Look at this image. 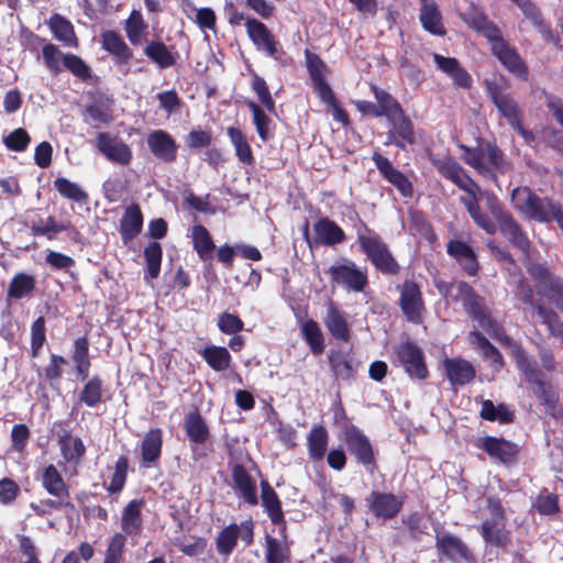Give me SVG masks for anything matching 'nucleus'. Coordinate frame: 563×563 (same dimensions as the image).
Segmentation results:
<instances>
[{
	"label": "nucleus",
	"instance_id": "9",
	"mask_svg": "<svg viewBox=\"0 0 563 563\" xmlns=\"http://www.w3.org/2000/svg\"><path fill=\"white\" fill-rule=\"evenodd\" d=\"M339 439L344 443L349 454L367 472L377 470L376 452L368 437L357 427L349 426L340 433Z\"/></svg>",
	"mask_w": 563,
	"mask_h": 563
},
{
	"label": "nucleus",
	"instance_id": "37",
	"mask_svg": "<svg viewBox=\"0 0 563 563\" xmlns=\"http://www.w3.org/2000/svg\"><path fill=\"white\" fill-rule=\"evenodd\" d=\"M143 228V213L136 202H132L124 209L122 218L120 219L119 232L124 244L134 240L142 231Z\"/></svg>",
	"mask_w": 563,
	"mask_h": 563
},
{
	"label": "nucleus",
	"instance_id": "51",
	"mask_svg": "<svg viewBox=\"0 0 563 563\" xmlns=\"http://www.w3.org/2000/svg\"><path fill=\"white\" fill-rule=\"evenodd\" d=\"M36 288V279L33 275L20 272L16 273L10 280L7 289V297L14 300H20L25 297H31Z\"/></svg>",
	"mask_w": 563,
	"mask_h": 563
},
{
	"label": "nucleus",
	"instance_id": "19",
	"mask_svg": "<svg viewBox=\"0 0 563 563\" xmlns=\"http://www.w3.org/2000/svg\"><path fill=\"white\" fill-rule=\"evenodd\" d=\"M397 289L400 292L398 303L406 319L412 323H420L424 301L419 285L413 279H406Z\"/></svg>",
	"mask_w": 563,
	"mask_h": 563
},
{
	"label": "nucleus",
	"instance_id": "54",
	"mask_svg": "<svg viewBox=\"0 0 563 563\" xmlns=\"http://www.w3.org/2000/svg\"><path fill=\"white\" fill-rule=\"evenodd\" d=\"M200 354L214 372L227 371L232 362V356L224 346L209 345L206 346Z\"/></svg>",
	"mask_w": 563,
	"mask_h": 563
},
{
	"label": "nucleus",
	"instance_id": "52",
	"mask_svg": "<svg viewBox=\"0 0 563 563\" xmlns=\"http://www.w3.org/2000/svg\"><path fill=\"white\" fill-rule=\"evenodd\" d=\"M42 486L51 496L69 498V489L54 464L44 467Z\"/></svg>",
	"mask_w": 563,
	"mask_h": 563
},
{
	"label": "nucleus",
	"instance_id": "43",
	"mask_svg": "<svg viewBox=\"0 0 563 563\" xmlns=\"http://www.w3.org/2000/svg\"><path fill=\"white\" fill-rule=\"evenodd\" d=\"M184 429L188 440L195 444H203L210 438V430L198 408L190 410L184 420Z\"/></svg>",
	"mask_w": 563,
	"mask_h": 563
},
{
	"label": "nucleus",
	"instance_id": "34",
	"mask_svg": "<svg viewBox=\"0 0 563 563\" xmlns=\"http://www.w3.org/2000/svg\"><path fill=\"white\" fill-rule=\"evenodd\" d=\"M328 363L335 380L351 382L356 377L353 357L342 350H330Z\"/></svg>",
	"mask_w": 563,
	"mask_h": 563
},
{
	"label": "nucleus",
	"instance_id": "21",
	"mask_svg": "<svg viewBox=\"0 0 563 563\" xmlns=\"http://www.w3.org/2000/svg\"><path fill=\"white\" fill-rule=\"evenodd\" d=\"M476 446L483 450L492 460L505 465L516 464L519 456V445L505 439L486 435L478 440Z\"/></svg>",
	"mask_w": 563,
	"mask_h": 563
},
{
	"label": "nucleus",
	"instance_id": "57",
	"mask_svg": "<svg viewBox=\"0 0 563 563\" xmlns=\"http://www.w3.org/2000/svg\"><path fill=\"white\" fill-rule=\"evenodd\" d=\"M515 297L530 312L538 313V306H545L541 299H536L534 289L529 280L521 276L514 288Z\"/></svg>",
	"mask_w": 563,
	"mask_h": 563
},
{
	"label": "nucleus",
	"instance_id": "39",
	"mask_svg": "<svg viewBox=\"0 0 563 563\" xmlns=\"http://www.w3.org/2000/svg\"><path fill=\"white\" fill-rule=\"evenodd\" d=\"M324 325L335 340L343 342L350 341L351 331L345 313L341 311L332 300L327 305Z\"/></svg>",
	"mask_w": 563,
	"mask_h": 563
},
{
	"label": "nucleus",
	"instance_id": "16",
	"mask_svg": "<svg viewBox=\"0 0 563 563\" xmlns=\"http://www.w3.org/2000/svg\"><path fill=\"white\" fill-rule=\"evenodd\" d=\"M245 31L253 43L258 49L264 52L268 57L278 60L285 52L279 40L268 29V26L254 16H247L245 20Z\"/></svg>",
	"mask_w": 563,
	"mask_h": 563
},
{
	"label": "nucleus",
	"instance_id": "6",
	"mask_svg": "<svg viewBox=\"0 0 563 563\" xmlns=\"http://www.w3.org/2000/svg\"><path fill=\"white\" fill-rule=\"evenodd\" d=\"M478 33L489 42L492 54L509 73L527 79L529 74L527 64L517 49L504 38L497 24L489 20Z\"/></svg>",
	"mask_w": 563,
	"mask_h": 563
},
{
	"label": "nucleus",
	"instance_id": "31",
	"mask_svg": "<svg viewBox=\"0 0 563 563\" xmlns=\"http://www.w3.org/2000/svg\"><path fill=\"white\" fill-rule=\"evenodd\" d=\"M448 254L453 257L470 277L478 274L479 263L474 250L461 240H450L446 244Z\"/></svg>",
	"mask_w": 563,
	"mask_h": 563
},
{
	"label": "nucleus",
	"instance_id": "46",
	"mask_svg": "<svg viewBox=\"0 0 563 563\" xmlns=\"http://www.w3.org/2000/svg\"><path fill=\"white\" fill-rule=\"evenodd\" d=\"M192 249L202 262H210L213 258L216 244L206 227L195 224L191 228Z\"/></svg>",
	"mask_w": 563,
	"mask_h": 563
},
{
	"label": "nucleus",
	"instance_id": "40",
	"mask_svg": "<svg viewBox=\"0 0 563 563\" xmlns=\"http://www.w3.org/2000/svg\"><path fill=\"white\" fill-rule=\"evenodd\" d=\"M467 340L474 349L479 351L484 360L490 362V365L495 371H500L505 366L503 354L481 331H471L468 333Z\"/></svg>",
	"mask_w": 563,
	"mask_h": 563
},
{
	"label": "nucleus",
	"instance_id": "14",
	"mask_svg": "<svg viewBox=\"0 0 563 563\" xmlns=\"http://www.w3.org/2000/svg\"><path fill=\"white\" fill-rule=\"evenodd\" d=\"M101 48L111 57L113 65L124 75L131 71V60L134 57L133 49L123 36L115 30H106L100 33Z\"/></svg>",
	"mask_w": 563,
	"mask_h": 563
},
{
	"label": "nucleus",
	"instance_id": "11",
	"mask_svg": "<svg viewBox=\"0 0 563 563\" xmlns=\"http://www.w3.org/2000/svg\"><path fill=\"white\" fill-rule=\"evenodd\" d=\"M526 268L529 276L533 279L538 292L548 298L549 301L563 312V279L553 274L542 263L529 262Z\"/></svg>",
	"mask_w": 563,
	"mask_h": 563
},
{
	"label": "nucleus",
	"instance_id": "61",
	"mask_svg": "<svg viewBox=\"0 0 563 563\" xmlns=\"http://www.w3.org/2000/svg\"><path fill=\"white\" fill-rule=\"evenodd\" d=\"M301 333L313 355H320L324 350L322 331L313 319L306 320L301 325Z\"/></svg>",
	"mask_w": 563,
	"mask_h": 563
},
{
	"label": "nucleus",
	"instance_id": "2",
	"mask_svg": "<svg viewBox=\"0 0 563 563\" xmlns=\"http://www.w3.org/2000/svg\"><path fill=\"white\" fill-rule=\"evenodd\" d=\"M434 286L439 294L452 302H461L466 314L478 323L495 340H504L510 343V336L503 325L493 318L486 306L485 298L465 280L445 282L435 280Z\"/></svg>",
	"mask_w": 563,
	"mask_h": 563
},
{
	"label": "nucleus",
	"instance_id": "58",
	"mask_svg": "<svg viewBox=\"0 0 563 563\" xmlns=\"http://www.w3.org/2000/svg\"><path fill=\"white\" fill-rule=\"evenodd\" d=\"M82 114L84 121L93 129H99L102 124L107 125L113 119L110 106L100 102L87 104Z\"/></svg>",
	"mask_w": 563,
	"mask_h": 563
},
{
	"label": "nucleus",
	"instance_id": "5",
	"mask_svg": "<svg viewBox=\"0 0 563 563\" xmlns=\"http://www.w3.org/2000/svg\"><path fill=\"white\" fill-rule=\"evenodd\" d=\"M306 67L309 78L312 84L313 91L318 95L320 100L331 108L333 119L344 126L350 124V117L346 110L341 106L336 99L332 88L325 80L327 65L321 57L310 52L305 51Z\"/></svg>",
	"mask_w": 563,
	"mask_h": 563
},
{
	"label": "nucleus",
	"instance_id": "23",
	"mask_svg": "<svg viewBox=\"0 0 563 563\" xmlns=\"http://www.w3.org/2000/svg\"><path fill=\"white\" fill-rule=\"evenodd\" d=\"M369 511L377 519L391 520L398 516L404 507V497L393 493L372 490L366 498Z\"/></svg>",
	"mask_w": 563,
	"mask_h": 563
},
{
	"label": "nucleus",
	"instance_id": "56",
	"mask_svg": "<svg viewBox=\"0 0 563 563\" xmlns=\"http://www.w3.org/2000/svg\"><path fill=\"white\" fill-rule=\"evenodd\" d=\"M246 107L252 113L253 124L255 130L263 142H267L273 137L272 133V119L264 112L262 107L253 100L245 101Z\"/></svg>",
	"mask_w": 563,
	"mask_h": 563
},
{
	"label": "nucleus",
	"instance_id": "33",
	"mask_svg": "<svg viewBox=\"0 0 563 563\" xmlns=\"http://www.w3.org/2000/svg\"><path fill=\"white\" fill-rule=\"evenodd\" d=\"M26 40L31 51H33L36 45L43 44V64L52 75H58L62 71L60 59L63 60L65 53L60 52L55 44L46 42L44 37L33 32H29Z\"/></svg>",
	"mask_w": 563,
	"mask_h": 563
},
{
	"label": "nucleus",
	"instance_id": "13",
	"mask_svg": "<svg viewBox=\"0 0 563 563\" xmlns=\"http://www.w3.org/2000/svg\"><path fill=\"white\" fill-rule=\"evenodd\" d=\"M434 547L440 561L450 563H476L475 555L468 545L460 537L450 532H437Z\"/></svg>",
	"mask_w": 563,
	"mask_h": 563
},
{
	"label": "nucleus",
	"instance_id": "49",
	"mask_svg": "<svg viewBox=\"0 0 563 563\" xmlns=\"http://www.w3.org/2000/svg\"><path fill=\"white\" fill-rule=\"evenodd\" d=\"M329 433L324 426H313L307 435L309 457L313 461H322L327 454Z\"/></svg>",
	"mask_w": 563,
	"mask_h": 563
},
{
	"label": "nucleus",
	"instance_id": "25",
	"mask_svg": "<svg viewBox=\"0 0 563 563\" xmlns=\"http://www.w3.org/2000/svg\"><path fill=\"white\" fill-rule=\"evenodd\" d=\"M516 3L525 16L532 23L537 31L541 34L544 42L556 47H562L560 35L552 29L551 24L545 21L541 10L531 0H511Z\"/></svg>",
	"mask_w": 563,
	"mask_h": 563
},
{
	"label": "nucleus",
	"instance_id": "44",
	"mask_svg": "<svg viewBox=\"0 0 563 563\" xmlns=\"http://www.w3.org/2000/svg\"><path fill=\"white\" fill-rule=\"evenodd\" d=\"M89 340L87 335L77 338L73 343L71 361L77 377L86 380L89 377L91 367V357L89 354Z\"/></svg>",
	"mask_w": 563,
	"mask_h": 563
},
{
	"label": "nucleus",
	"instance_id": "36",
	"mask_svg": "<svg viewBox=\"0 0 563 563\" xmlns=\"http://www.w3.org/2000/svg\"><path fill=\"white\" fill-rule=\"evenodd\" d=\"M433 60L437 67L451 77L453 84L463 89L472 87V77L455 57H445L438 53L433 54Z\"/></svg>",
	"mask_w": 563,
	"mask_h": 563
},
{
	"label": "nucleus",
	"instance_id": "45",
	"mask_svg": "<svg viewBox=\"0 0 563 563\" xmlns=\"http://www.w3.org/2000/svg\"><path fill=\"white\" fill-rule=\"evenodd\" d=\"M143 53L161 69L173 67L176 64L178 57V53H173L161 40L150 41L145 45Z\"/></svg>",
	"mask_w": 563,
	"mask_h": 563
},
{
	"label": "nucleus",
	"instance_id": "59",
	"mask_svg": "<svg viewBox=\"0 0 563 563\" xmlns=\"http://www.w3.org/2000/svg\"><path fill=\"white\" fill-rule=\"evenodd\" d=\"M145 258V278L156 279L161 273V265L163 260L162 245L156 242H150L144 249Z\"/></svg>",
	"mask_w": 563,
	"mask_h": 563
},
{
	"label": "nucleus",
	"instance_id": "64",
	"mask_svg": "<svg viewBox=\"0 0 563 563\" xmlns=\"http://www.w3.org/2000/svg\"><path fill=\"white\" fill-rule=\"evenodd\" d=\"M549 334L563 342V321L550 307L538 306V313Z\"/></svg>",
	"mask_w": 563,
	"mask_h": 563
},
{
	"label": "nucleus",
	"instance_id": "22",
	"mask_svg": "<svg viewBox=\"0 0 563 563\" xmlns=\"http://www.w3.org/2000/svg\"><path fill=\"white\" fill-rule=\"evenodd\" d=\"M372 161L379 172V175L394 186L404 198H411L413 196L412 181L406 174L396 168L386 156L375 151L372 155Z\"/></svg>",
	"mask_w": 563,
	"mask_h": 563
},
{
	"label": "nucleus",
	"instance_id": "41",
	"mask_svg": "<svg viewBox=\"0 0 563 563\" xmlns=\"http://www.w3.org/2000/svg\"><path fill=\"white\" fill-rule=\"evenodd\" d=\"M506 521L484 520L479 533L483 540L495 548L506 549L511 544L510 531L506 529Z\"/></svg>",
	"mask_w": 563,
	"mask_h": 563
},
{
	"label": "nucleus",
	"instance_id": "10",
	"mask_svg": "<svg viewBox=\"0 0 563 563\" xmlns=\"http://www.w3.org/2000/svg\"><path fill=\"white\" fill-rule=\"evenodd\" d=\"M486 92L494 106L496 107L499 115L504 118L508 124L519 125V120H522V110L514 96L507 91L510 87L509 80L505 76H500V81L486 80Z\"/></svg>",
	"mask_w": 563,
	"mask_h": 563
},
{
	"label": "nucleus",
	"instance_id": "28",
	"mask_svg": "<svg viewBox=\"0 0 563 563\" xmlns=\"http://www.w3.org/2000/svg\"><path fill=\"white\" fill-rule=\"evenodd\" d=\"M261 500L272 523L278 526L280 536L286 538L287 522L282 508V501L266 479L261 481Z\"/></svg>",
	"mask_w": 563,
	"mask_h": 563
},
{
	"label": "nucleus",
	"instance_id": "62",
	"mask_svg": "<svg viewBox=\"0 0 563 563\" xmlns=\"http://www.w3.org/2000/svg\"><path fill=\"white\" fill-rule=\"evenodd\" d=\"M534 386V394L540 404L545 407L548 412L554 415L560 400L558 390H555L552 384L545 378L542 379L541 383H537Z\"/></svg>",
	"mask_w": 563,
	"mask_h": 563
},
{
	"label": "nucleus",
	"instance_id": "12",
	"mask_svg": "<svg viewBox=\"0 0 563 563\" xmlns=\"http://www.w3.org/2000/svg\"><path fill=\"white\" fill-rule=\"evenodd\" d=\"M254 521L247 519L242 521L240 525L230 523L225 526L216 538V550L219 555L228 558L230 556L238 545L239 539H241L246 547H250L254 542Z\"/></svg>",
	"mask_w": 563,
	"mask_h": 563
},
{
	"label": "nucleus",
	"instance_id": "17",
	"mask_svg": "<svg viewBox=\"0 0 563 563\" xmlns=\"http://www.w3.org/2000/svg\"><path fill=\"white\" fill-rule=\"evenodd\" d=\"M245 31L253 43L258 49L264 52L268 57L278 60L285 52L279 40L268 29V26L254 16H247L245 20Z\"/></svg>",
	"mask_w": 563,
	"mask_h": 563
},
{
	"label": "nucleus",
	"instance_id": "53",
	"mask_svg": "<svg viewBox=\"0 0 563 563\" xmlns=\"http://www.w3.org/2000/svg\"><path fill=\"white\" fill-rule=\"evenodd\" d=\"M227 135L235 150L239 162L252 166L254 164V155L243 131L240 128L229 126Z\"/></svg>",
	"mask_w": 563,
	"mask_h": 563
},
{
	"label": "nucleus",
	"instance_id": "48",
	"mask_svg": "<svg viewBox=\"0 0 563 563\" xmlns=\"http://www.w3.org/2000/svg\"><path fill=\"white\" fill-rule=\"evenodd\" d=\"M46 24L57 41L66 46H77V36L68 19L59 13H53Z\"/></svg>",
	"mask_w": 563,
	"mask_h": 563
},
{
	"label": "nucleus",
	"instance_id": "27",
	"mask_svg": "<svg viewBox=\"0 0 563 563\" xmlns=\"http://www.w3.org/2000/svg\"><path fill=\"white\" fill-rule=\"evenodd\" d=\"M146 144L157 159L164 163L176 161L178 145L167 131L159 129L150 132L146 137Z\"/></svg>",
	"mask_w": 563,
	"mask_h": 563
},
{
	"label": "nucleus",
	"instance_id": "38",
	"mask_svg": "<svg viewBox=\"0 0 563 563\" xmlns=\"http://www.w3.org/2000/svg\"><path fill=\"white\" fill-rule=\"evenodd\" d=\"M503 345L511 347L519 369L523 373L528 383L536 385L545 378L544 374L539 369L534 361L527 357V353L522 345L510 338V343L498 340Z\"/></svg>",
	"mask_w": 563,
	"mask_h": 563
},
{
	"label": "nucleus",
	"instance_id": "3",
	"mask_svg": "<svg viewBox=\"0 0 563 563\" xmlns=\"http://www.w3.org/2000/svg\"><path fill=\"white\" fill-rule=\"evenodd\" d=\"M463 162L486 180L498 185L499 176L511 170V163L503 150L490 141H481L477 146L461 144Z\"/></svg>",
	"mask_w": 563,
	"mask_h": 563
},
{
	"label": "nucleus",
	"instance_id": "1",
	"mask_svg": "<svg viewBox=\"0 0 563 563\" xmlns=\"http://www.w3.org/2000/svg\"><path fill=\"white\" fill-rule=\"evenodd\" d=\"M430 161L444 179L465 192L460 197V202L478 228L490 235L499 230L514 247L529 256L531 242L527 233L493 191L482 190L453 156Z\"/></svg>",
	"mask_w": 563,
	"mask_h": 563
},
{
	"label": "nucleus",
	"instance_id": "26",
	"mask_svg": "<svg viewBox=\"0 0 563 563\" xmlns=\"http://www.w3.org/2000/svg\"><path fill=\"white\" fill-rule=\"evenodd\" d=\"M390 129L387 131L385 145H395L399 150H406L407 145H413L417 141L415 126L406 114H398L393 120H387Z\"/></svg>",
	"mask_w": 563,
	"mask_h": 563
},
{
	"label": "nucleus",
	"instance_id": "42",
	"mask_svg": "<svg viewBox=\"0 0 563 563\" xmlns=\"http://www.w3.org/2000/svg\"><path fill=\"white\" fill-rule=\"evenodd\" d=\"M163 431L161 428L150 429L141 442V460L146 466L155 465L162 455Z\"/></svg>",
	"mask_w": 563,
	"mask_h": 563
},
{
	"label": "nucleus",
	"instance_id": "20",
	"mask_svg": "<svg viewBox=\"0 0 563 563\" xmlns=\"http://www.w3.org/2000/svg\"><path fill=\"white\" fill-rule=\"evenodd\" d=\"M98 151L111 163L126 166L132 162L133 153L130 146L118 135L100 132L96 136Z\"/></svg>",
	"mask_w": 563,
	"mask_h": 563
},
{
	"label": "nucleus",
	"instance_id": "29",
	"mask_svg": "<svg viewBox=\"0 0 563 563\" xmlns=\"http://www.w3.org/2000/svg\"><path fill=\"white\" fill-rule=\"evenodd\" d=\"M233 481L232 488L250 506L258 504L256 482L241 463H235L231 467Z\"/></svg>",
	"mask_w": 563,
	"mask_h": 563
},
{
	"label": "nucleus",
	"instance_id": "60",
	"mask_svg": "<svg viewBox=\"0 0 563 563\" xmlns=\"http://www.w3.org/2000/svg\"><path fill=\"white\" fill-rule=\"evenodd\" d=\"M249 73L251 75V88L257 96L261 104L269 113H276L275 100L269 91L266 80L261 77L254 69H250Z\"/></svg>",
	"mask_w": 563,
	"mask_h": 563
},
{
	"label": "nucleus",
	"instance_id": "8",
	"mask_svg": "<svg viewBox=\"0 0 563 563\" xmlns=\"http://www.w3.org/2000/svg\"><path fill=\"white\" fill-rule=\"evenodd\" d=\"M332 288L341 287L347 292H364L368 287V274L366 267H358L355 262L344 258L333 263L327 271Z\"/></svg>",
	"mask_w": 563,
	"mask_h": 563
},
{
	"label": "nucleus",
	"instance_id": "55",
	"mask_svg": "<svg viewBox=\"0 0 563 563\" xmlns=\"http://www.w3.org/2000/svg\"><path fill=\"white\" fill-rule=\"evenodd\" d=\"M79 401L89 408H95L103 401V380L99 375L87 378L79 393Z\"/></svg>",
	"mask_w": 563,
	"mask_h": 563
},
{
	"label": "nucleus",
	"instance_id": "63",
	"mask_svg": "<svg viewBox=\"0 0 563 563\" xmlns=\"http://www.w3.org/2000/svg\"><path fill=\"white\" fill-rule=\"evenodd\" d=\"M53 184L54 188L65 199L75 202H84L88 199V194L78 184L66 177H57Z\"/></svg>",
	"mask_w": 563,
	"mask_h": 563
},
{
	"label": "nucleus",
	"instance_id": "32",
	"mask_svg": "<svg viewBox=\"0 0 563 563\" xmlns=\"http://www.w3.org/2000/svg\"><path fill=\"white\" fill-rule=\"evenodd\" d=\"M314 245L333 246L346 240L343 229L328 217L319 218L313 224Z\"/></svg>",
	"mask_w": 563,
	"mask_h": 563
},
{
	"label": "nucleus",
	"instance_id": "30",
	"mask_svg": "<svg viewBox=\"0 0 563 563\" xmlns=\"http://www.w3.org/2000/svg\"><path fill=\"white\" fill-rule=\"evenodd\" d=\"M443 369L452 386L467 385L476 377V369L473 364L462 357L444 358Z\"/></svg>",
	"mask_w": 563,
	"mask_h": 563
},
{
	"label": "nucleus",
	"instance_id": "35",
	"mask_svg": "<svg viewBox=\"0 0 563 563\" xmlns=\"http://www.w3.org/2000/svg\"><path fill=\"white\" fill-rule=\"evenodd\" d=\"M419 21L428 33L437 36L446 34L441 11L434 0H420Z\"/></svg>",
	"mask_w": 563,
	"mask_h": 563
},
{
	"label": "nucleus",
	"instance_id": "15",
	"mask_svg": "<svg viewBox=\"0 0 563 563\" xmlns=\"http://www.w3.org/2000/svg\"><path fill=\"white\" fill-rule=\"evenodd\" d=\"M245 31L253 43L258 49L264 52L268 57L278 60L285 52L279 40L268 29V26L254 16H247L245 20Z\"/></svg>",
	"mask_w": 563,
	"mask_h": 563
},
{
	"label": "nucleus",
	"instance_id": "24",
	"mask_svg": "<svg viewBox=\"0 0 563 563\" xmlns=\"http://www.w3.org/2000/svg\"><path fill=\"white\" fill-rule=\"evenodd\" d=\"M52 432L57 438L62 456L69 463H78L86 454V446L79 437H71L68 422L64 420L53 423Z\"/></svg>",
	"mask_w": 563,
	"mask_h": 563
},
{
	"label": "nucleus",
	"instance_id": "50",
	"mask_svg": "<svg viewBox=\"0 0 563 563\" xmlns=\"http://www.w3.org/2000/svg\"><path fill=\"white\" fill-rule=\"evenodd\" d=\"M371 91L376 99L380 118L385 117L387 120H393L394 117L404 114L405 110L402 109L401 104L388 91L379 88L374 84L371 85Z\"/></svg>",
	"mask_w": 563,
	"mask_h": 563
},
{
	"label": "nucleus",
	"instance_id": "18",
	"mask_svg": "<svg viewBox=\"0 0 563 563\" xmlns=\"http://www.w3.org/2000/svg\"><path fill=\"white\" fill-rule=\"evenodd\" d=\"M396 356L409 377L419 380L428 378L424 353L417 343L409 340L400 342L396 347Z\"/></svg>",
	"mask_w": 563,
	"mask_h": 563
},
{
	"label": "nucleus",
	"instance_id": "47",
	"mask_svg": "<svg viewBox=\"0 0 563 563\" xmlns=\"http://www.w3.org/2000/svg\"><path fill=\"white\" fill-rule=\"evenodd\" d=\"M143 499H132L123 508L121 516L122 531L128 536H135L142 530V508Z\"/></svg>",
	"mask_w": 563,
	"mask_h": 563
},
{
	"label": "nucleus",
	"instance_id": "7",
	"mask_svg": "<svg viewBox=\"0 0 563 563\" xmlns=\"http://www.w3.org/2000/svg\"><path fill=\"white\" fill-rule=\"evenodd\" d=\"M515 208L528 219L541 223L553 221L555 211H559L558 202L550 198H541L529 187H517L511 192Z\"/></svg>",
	"mask_w": 563,
	"mask_h": 563
},
{
	"label": "nucleus",
	"instance_id": "4",
	"mask_svg": "<svg viewBox=\"0 0 563 563\" xmlns=\"http://www.w3.org/2000/svg\"><path fill=\"white\" fill-rule=\"evenodd\" d=\"M360 227L356 231V240L362 253L374 268L385 276L399 275L401 267L391 253L388 244L373 229H371L358 216Z\"/></svg>",
	"mask_w": 563,
	"mask_h": 563
}]
</instances>
